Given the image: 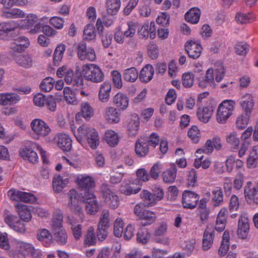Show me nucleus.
<instances>
[{"mask_svg": "<svg viewBox=\"0 0 258 258\" xmlns=\"http://www.w3.org/2000/svg\"><path fill=\"white\" fill-rule=\"evenodd\" d=\"M70 202L69 205L71 209L78 213L82 212V209L79 205L80 202L83 201L86 203V210L90 215H95L99 210L98 203L94 194L92 191H87L80 199V196L77 190L72 189L69 192Z\"/></svg>", "mask_w": 258, "mask_h": 258, "instance_id": "nucleus-1", "label": "nucleus"}, {"mask_svg": "<svg viewBox=\"0 0 258 258\" xmlns=\"http://www.w3.org/2000/svg\"><path fill=\"white\" fill-rule=\"evenodd\" d=\"M74 135L80 143L86 137L88 143L92 149H96L100 144V138L98 132L94 128H89L83 125L78 128L77 133L74 132Z\"/></svg>", "mask_w": 258, "mask_h": 258, "instance_id": "nucleus-2", "label": "nucleus"}, {"mask_svg": "<svg viewBox=\"0 0 258 258\" xmlns=\"http://www.w3.org/2000/svg\"><path fill=\"white\" fill-rule=\"evenodd\" d=\"M81 73L85 80L95 83L102 82L104 78V75L101 69L94 63L83 65Z\"/></svg>", "mask_w": 258, "mask_h": 258, "instance_id": "nucleus-3", "label": "nucleus"}, {"mask_svg": "<svg viewBox=\"0 0 258 258\" xmlns=\"http://www.w3.org/2000/svg\"><path fill=\"white\" fill-rule=\"evenodd\" d=\"M235 102L234 100L227 99L223 101L218 106L216 119L219 123H224L232 115L234 109Z\"/></svg>", "mask_w": 258, "mask_h": 258, "instance_id": "nucleus-4", "label": "nucleus"}, {"mask_svg": "<svg viewBox=\"0 0 258 258\" xmlns=\"http://www.w3.org/2000/svg\"><path fill=\"white\" fill-rule=\"evenodd\" d=\"M134 213L140 219L143 220L141 225L146 226L152 224L156 220V216L154 212L146 209L143 203L137 204L134 208Z\"/></svg>", "mask_w": 258, "mask_h": 258, "instance_id": "nucleus-5", "label": "nucleus"}, {"mask_svg": "<svg viewBox=\"0 0 258 258\" xmlns=\"http://www.w3.org/2000/svg\"><path fill=\"white\" fill-rule=\"evenodd\" d=\"M153 191L152 194L148 190L144 189L140 194L141 198L147 206L150 207L155 205L164 197L163 190L159 187H155Z\"/></svg>", "mask_w": 258, "mask_h": 258, "instance_id": "nucleus-6", "label": "nucleus"}, {"mask_svg": "<svg viewBox=\"0 0 258 258\" xmlns=\"http://www.w3.org/2000/svg\"><path fill=\"white\" fill-rule=\"evenodd\" d=\"M15 244L17 250L22 255L21 258H25L26 255H30L33 257L42 255L41 251L38 249H35L31 243L16 240Z\"/></svg>", "mask_w": 258, "mask_h": 258, "instance_id": "nucleus-7", "label": "nucleus"}, {"mask_svg": "<svg viewBox=\"0 0 258 258\" xmlns=\"http://www.w3.org/2000/svg\"><path fill=\"white\" fill-rule=\"evenodd\" d=\"M109 213L107 210L102 212L98 224L97 236L100 241L104 240L107 235V229L109 226Z\"/></svg>", "mask_w": 258, "mask_h": 258, "instance_id": "nucleus-8", "label": "nucleus"}, {"mask_svg": "<svg viewBox=\"0 0 258 258\" xmlns=\"http://www.w3.org/2000/svg\"><path fill=\"white\" fill-rule=\"evenodd\" d=\"M8 195L12 201L28 203H33L36 201V198L33 194L15 189L9 190Z\"/></svg>", "mask_w": 258, "mask_h": 258, "instance_id": "nucleus-9", "label": "nucleus"}, {"mask_svg": "<svg viewBox=\"0 0 258 258\" xmlns=\"http://www.w3.org/2000/svg\"><path fill=\"white\" fill-rule=\"evenodd\" d=\"M101 189L102 196L106 204L111 209H116L119 204L118 196L108 188L107 184H103Z\"/></svg>", "mask_w": 258, "mask_h": 258, "instance_id": "nucleus-10", "label": "nucleus"}, {"mask_svg": "<svg viewBox=\"0 0 258 258\" xmlns=\"http://www.w3.org/2000/svg\"><path fill=\"white\" fill-rule=\"evenodd\" d=\"M31 127L33 132L40 137H44L51 132L48 125L40 119H33L31 122Z\"/></svg>", "mask_w": 258, "mask_h": 258, "instance_id": "nucleus-11", "label": "nucleus"}, {"mask_svg": "<svg viewBox=\"0 0 258 258\" xmlns=\"http://www.w3.org/2000/svg\"><path fill=\"white\" fill-rule=\"evenodd\" d=\"M77 55L81 60H88L93 61L96 59V54L94 49L87 48L84 42L79 43L77 47Z\"/></svg>", "mask_w": 258, "mask_h": 258, "instance_id": "nucleus-12", "label": "nucleus"}, {"mask_svg": "<svg viewBox=\"0 0 258 258\" xmlns=\"http://www.w3.org/2000/svg\"><path fill=\"white\" fill-rule=\"evenodd\" d=\"M249 231V220L247 214L241 213L238 222L237 235L239 238L245 239L247 237Z\"/></svg>", "mask_w": 258, "mask_h": 258, "instance_id": "nucleus-13", "label": "nucleus"}, {"mask_svg": "<svg viewBox=\"0 0 258 258\" xmlns=\"http://www.w3.org/2000/svg\"><path fill=\"white\" fill-rule=\"evenodd\" d=\"M199 199V196L196 192L186 190L182 195V206L185 209H194L197 206Z\"/></svg>", "mask_w": 258, "mask_h": 258, "instance_id": "nucleus-14", "label": "nucleus"}, {"mask_svg": "<svg viewBox=\"0 0 258 258\" xmlns=\"http://www.w3.org/2000/svg\"><path fill=\"white\" fill-rule=\"evenodd\" d=\"M53 141L64 152H69L72 149V140L66 134H56L53 138Z\"/></svg>", "mask_w": 258, "mask_h": 258, "instance_id": "nucleus-15", "label": "nucleus"}, {"mask_svg": "<svg viewBox=\"0 0 258 258\" xmlns=\"http://www.w3.org/2000/svg\"><path fill=\"white\" fill-rule=\"evenodd\" d=\"M185 49L190 58L197 59L201 54L203 47L199 42L190 40L185 44Z\"/></svg>", "mask_w": 258, "mask_h": 258, "instance_id": "nucleus-16", "label": "nucleus"}, {"mask_svg": "<svg viewBox=\"0 0 258 258\" xmlns=\"http://www.w3.org/2000/svg\"><path fill=\"white\" fill-rule=\"evenodd\" d=\"M76 182L82 190H84V194L87 191H91L90 189L95 186V181L90 176L84 174L78 176Z\"/></svg>", "mask_w": 258, "mask_h": 258, "instance_id": "nucleus-17", "label": "nucleus"}, {"mask_svg": "<svg viewBox=\"0 0 258 258\" xmlns=\"http://www.w3.org/2000/svg\"><path fill=\"white\" fill-rule=\"evenodd\" d=\"M239 103L245 113L251 114L254 106V100L252 94L245 93L242 95Z\"/></svg>", "mask_w": 258, "mask_h": 258, "instance_id": "nucleus-18", "label": "nucleus"}, {"mask_svg": "<svg viewBox=\"0 0 258 258\" xmlns=\"http://www.w3.org/2000/svg\"><path fill=\"white\" fill-rule=\"evenodd\" d=\"M18 26V24L14 21L1 23L0 39L7 40L9 38V34L17 29Z\"/></svg>", "mask_w": 258, "mask_h": 258, "instance_id": "nucleus-19", "label": "nucleus"}, {"mask_svg": "<svg viewBox=\"0 0 258 258\" xmlns=\"http://www.w3.org/2000/svg\"><path fill=\"white\" fill-rule=\"evenodd\" d=\"M207 201L206 199H201L197 209V215L203 223L207 222L210 214V210L207 207Z\"/></svg>", "mask_w": 258, "mask_h": 258, "instance_id": "nucleus-20", "label": "nucleus"}, {"mask_svg": "<svg viewBox=\"0 0 258 258\" xmlns=\"http://www.w3.org/2000/svg\"><path fill=\"white\" fill-rule=\"evenodd\" d=\"M139 34L142 38L147 39L150 36L151 39L156 37L155 23L151 22L150 25L148 23L144 24L139 31Z\"/></svg>", "mask_w": 258, "mask_h": 258, "instance_id": "nucleus-21", "label": "nucleus"}, {"mask_svg": "<svg viewBox=\"0 0 258 258\" xmlns=\"http://www.w3.org/2000/svg\"><path fill=\"white\" fill-rule=\"evenodd\" d=\"M244 162L241 159H236L235 156L231 155L227 157L225 160L227 171L231 172L234 169H241L243 167Z\"/></svg>", "mask_w": 258, "mask_h": 258, "instance_id": "nucleus-22", "label": "nucleus"}, {"mask_svg": "<svg viewBox=\"0 0 258 258\" xmlns=\"http://www.w3.org/2000/svg\"><path fill=\"white\" fill-rule=\"evenodd\" d=\"M149 146L147 139L141 137L136 141L135 152L139 156L144 157L149 152Z\"/></svg>", "mask_w": 258, "mask_h": 258, "instance_id": "nucleus-23", "label": "nucleus"}, {"mask_svg": "<svg viewBox=\"0 0 258 258\" xmlns=\"http://www.w3.org/2000/svg\"><path fill=\"white\" fill-rule=\"evenodd\" d=\"M214 108L212 105H209L203 108H199L197 115L200 121L204 123L208 122L211 117Z\"/></svg>", "mask_w": 258, "mask_h": 258, "instance_id": "nucleus-24", "label": "nucleus"}, {"mask_svg": "<svg viewBox=\"0 0 258 258\" xmlns=\"http://www.w3.org/2000/svg\"><path fill=\"white\" fill-rule=\"evenodd\" d=\"M177 168L175 163L170 164V167L163 172L162 177L164 182L167 183H173L176 177Z\"/></svg>", "mask_w": 258, "mask_h": 258, "instance_id": "nucleus-25", "label": "nucleus"}, {"mask_svg": "<svg viewBox=\"0 0 258 258\" xmlns=\"http://www.w3.org/2000/svg\"><path fill=\"white\" fill-rule=\"evenodd\" d=\"M201 14L200 9L197 7H194L190 9L185 13L184 18L186 22L192 24H196L199 22Z\"/></svg>", "mask_w": 258, "mask_h": 258, "instance_id": "nucleus-26", "label": "nucleus"}, {"mask_svg": "<svg viewBox=\"0 0 258 258\" xmlns=\"http://www.w3.org/2000/svg\"><path fill=\"white\" fill-rule=\"evenodd\" d=\"M30 44L28 38L25 36H21L15 40V42L11 44V48L18 52L23 51Z\"/></svg>", "mask_w": 258, "mask_h": 258, "instance_id": "nucleus-27", "label": "nucleus"}, {"mask_svg": "<svg viewBox=\"0 0 258 258\" xmlns=\"http://www.w3.org/2000/svg\"><path fill=\"white\" fill-rule=\"evenodd\" d=\"M104 117L108 123H116L120 121V113L115 108L109 107L105 109Z\"/></svg>", "mask_w": 258, "mask_h": 258, "instance_id": "nucleus-28", "label": "nucleus"}, {"mask_svg": "<svg viewBox=\"0 0 258 258\" xmlns=\"http://www.w3.org/2000/svg\"><path fill=\"white\" fill-rule=\"evenodd\" d=\"M70 178L68 176H54L52 181V186L55 192H59L69 183Z\"/></svg>", "mask_w": 258, "mask_h": 258, "instance_id": "nucleus-29", "label": "nucleus"}, {"mask_svg": "<svg viewBox=\"0 0 258 258\" xmlns=\"http://www.w3.org/2000/svg\"><path fill=\"white\" fill-rule=\"evenodd\" d=\"M214 238V230L207 227L204 233L203 238V248L204 250L209 249L213 243Z\"/></svg>", "mask_w": 258, "mask_h": 258, "instance_id": "nucleus-30", "label": "nucleus"}, {"mask_svg": "<svg viewBox=\"0 0 258 258\" xmlns=\"http://www.w3.org/2000/svg\"><path fill=\"white\" fill-rule=\"evenodd\" d=\"M154 74V69L151 64H146L141 71L139 76L141 82L148 83L153 78Z\"/></svg>", "mask_w": 258, "mask_h": 258, "instance_id": "nucleus-31", "label": "nucleus"}, {"mask_svg": "<svg viewBox=\"0 0 258 258\" xmlns=\"http://www.w3.org/2000/svg\"><path fill=\"white\" fill-rule=\"evenodd\" d=\"M198 83L200 87L205 88L208 85L212 86L214 84V70L212 68H209L206 72L204 77H200L198 79Z\"/></svg>", "mask_w": 258, "mask_h": 258, "instance_id": "nucleus-32", "label": "nucleus"}, {"mask_svg": "<svg viewBox=\"0 0 258 258\" xmlns=\"http://www.w3.org/2000/svg\"><path fill=\"white\" fill-rule=\"evenodd\" d=\"M20 100V96L14 93L0 94V104L3 105L15 104Z\"/></svg>", "mask_w": 258, "mask_h": 258, "instance_id": "nucleus-33", "label": "nucleus"}, {"mask_svg": "<svg viewBox=\"0 0 258 258\" xmlns=\"http://www.w3.org/2000/svg\"><path fill=\"white\" fill-rule=\"evenodd\" d=\"M111 90V85L110 83L105 82L102 84L98 93L99 100L102 102H107L109 99Z\"/></svg>", "mask_w": 258, "mask_h": 258, "instance_id": "nucleus-34", "label": "nucleus"}, {"mask_svg": "<svg viewBox=\"0 0 258 258\" xmlns=\"http://www.w3.org/2000/svg\"><path fill=\"white\" fill-rule=\"evenodd\" d=\"M256 19L255 15L251 12L237 13L235 16V20L238 23L245 24L253 22Z\"/></svg>", "mask_w": 258, "mask_h": 258, "instance_id": "nucleus-35", "label": "nucleus"}, {"mask_svg": "<svg viewBox=\"0 0 258 258\" xmlns=\"http://www.w3.org/2000/svg\"><path fill=\"white\" fill-rule=\"evenodd\" d=\"M21 157L29 162L36 163L38 161V157L36 152L33 150L25 148L20 151Z\"/></svg>", "mask_w": 258, "mask_h": 258, "instance_id": "nucleus-36", "label": "nucleus"}, {"mask_svg": "<svg viewBox=\"0 0 258 258\" xmlns=\"http://www.w3.org/2000/svg\"><path fill=\"white\" fill-rule=\"evenodd\" d=\"M121 6L120 0H106L105 7L108 14L115 15Z\"/></svg>", "mask_w": 258, "mask_h": 258, "instance_id": "nucleus-37", "label": "nucleus"}, {"mask_svg": "<svg viewBox=\"0 0 258 258\" xmlns=\"http://www.w3.org/2000/svg\"><path fill=\"white\" fill-rule=\"evenodd\" d=\"M244 193L246 198L258 205V182L251 188L245 187Z\"/></svg>", "mask_w": 258, "mask_h": 258, "instance_id": "nucleus-38", "label": "nucleus"}, {"mask_svg": "<svg viewBox=\"0 0 258 258\" xmlns=\"http://www.w3.org/2000/svg\"><path fill=\"white\" fill-rule=\"evenodd\" d=\"M115 105L122 110L125 109L128 105V98L125 94L119 92L113 97Z\"/></svg>", "mask_w": 258, "mask_h": 258, "instance_id": "nucleus-39", "label": "nucleus"}, {"mask_svg": "<svg viewBox=\"0 0 258 258\" xmlns=\"http://www.w3.org/2000/svg\"><path fill=\"white\" fill-rule=\"evenodd\" d=\"M141 190V187H135V184L133 183H128L124 181L120 188V192L126 196H130L132 194L138 193Z\"/></svg>", "mask_w": 258, "mask_h": 258, "instance_id": "nucleus-40", "label": "nucleus"}, {"mask_svg": "<svg viewBox=\"0 0 258 258\" xmlns=\"http://www.w3.org/2000/svg\"><path fill=\"white\" fill-rule=\"evenodd\" d=\"M146 226H141L139 229L137 235V240L139 243L146 244L150 237V233Z\"/></svg>", "mask_w": 258, "mask_h": 258, "instance_id": "nucleus-41", "label": "nucleus"}, {"mask_svg": "<svg viewBox=\"0 0 258 258\" xmlns=\"http://www.w3.org/2000/svg\"><path fill=\"white\" fill-rule=\"evenodd\" d=\"M258 161V146L253 147L250 154L247 159V165L248 168H254L257 165Z\"/></svg>", "mask_w": 258, "mask_h": 258, "instance_id": "nucleus-42", "label": "nucleus"}, {"mask_svg": "<svg viewBox=\"0 0 258 258\" xmlns=\"http://www.w3.org/2000/svg\"><path fill=\"white\" fill-rule=\"evenodd\" d=\"M229 233L228 231H224L221 244L219 249V254L221 256H223L226 254L229 249Z\"/></svg>", "mask_w": 258, "mask_h": 258, "instance_id": "nucleus-43", "label": "nucleus"}, {"mask_svg": "<svg viewBox=\"0 0 258 258\" xmlns=\"http://www.w3.org/2000/svg\"><path fill=\"white\" fill-rule=\"evenodd\" d=\"M15 61L21 67L29 68L32 66L33 60L29 55H19L15 57Z\"/></svg>", "mask_w": 258, "mask_h": 258, "instance_id": "nucleus-44", "label": "nucleus"}, {"mask_svg": "<svg viewBox=\"0 0 258 258\" xmlns=\"http://www.w3.org/2000/svg\"><path fill=\"white\" fill-rule=\"evenodd\" d=\"M139 77V73L135 67H131L124 70L123 72V79L125 81L130 82H134Z\"/></svg>", "mask_w": 258, "mask_h": 258, "instance_id": "nucleus-45", "label": "nucleus"}, {"mask_svg": "<svg viewBox=\"0 0 258 258\" xmlns=\"http://www.w3.org/2000/svg\"><path fill=\"white\" fill-rule=\"evenodd\" d=\"M104 139L106 143L110 147H114L118 143V136L112 130H108L105 132Z\"/></svg>", "mask_w": 258, "mask_h": 258, "instance_id": "nucleus-46", "label": "nucleus"}, {"mask_svg": "<svg viewBox=\"0 0 258 258\" xmlns=\"http://www.w3.org/2000/svg\"><path fill=\"white\" fill-rule=\"evenodd\" d=\"M39 241L44 243V246H49L52 243V236L49 231L45 229L41 230L37 235Z\"/></svg>", "mask_w": 258, "mask_h": 258, "instance_id": "nucleus-47", "label": "nucleus"}, {"mask_svg": "<svg viewBox=\"0 0 258 258\" xmlns=\"http://www.w3.org/2000/svg\"><path fill=\"white\" fill-rule=\"evenodd\" d=\"M65 50L66 46L63 44H60L56 47L53 54V63L55 66H58L59 64Z\"/></svg>", "mask_w": 258, "mask_h": 258, "instance_id": "nucleus-48", "label": "nucleus"}, {"mask_svg": "<svg viewBox=\"0 0 258 258\" xmlns=\"http://www.w3.org/2000/svg\"><path fill=\"white\" fill-rule=\"evenodd\" d=\"M212 202L215 207L222 205L223 202V193L222 189L217 187L212 191Z\"/></svg>", "mask_w": 258, "mask_h": 258, "instance_id": "nucleus-49", "label": "nucleus"}, {"mask_svg": "<svg viewBox=\"0 0 258 258\" xmlns=\"http://www.w3.org/2000/svg\"><path fill=\"white\" fill-rule=\"evenodd\" d=\"M83 39L87 41H91L95 39L96 33L95 27L92 24H87L84 30Z\"/></svg>", "mask_w": 258, "mask_h": 258, "instance_id": "nucleus-50", "label": "nucleus"}, {"mask_svg": "<svg viewBox=\"0 0 258 258\" xmlns=\"http://www.w3.org/2000/svg\"><path fill=\"white\" fill-rule=\"evenodd\" d=\"M140 121L138 118L136 120L131 119L127 125V133L130 137L136 136L139 131Z\"/></svg>", "mask_w": 258, "mask_h": 258, "instance_id": "nucleus-51", "label": "nucleus"}, {"mask_svg": "<svg viewBox=\"0 0 258 258\" xmlns=\"http://www.w3.org/2000/svg\"><path fill=\"white\" fill-rule=\"evenodd\" d=\"M2 16L7 18H17L24 17L25 14L20 9H14L3 11Z\"/></svg>", "mask_w": 258, "mask_h": 258, "instance_id": "nucleus-52", "label": "nucleus"}, {"mask_svg": "<svg viewBox=\"0 0 258 258\" xmlns=\"http://www.w3.org/2000/svg\"><path fill=\"white\" fill-rule=\"evenodd\" d=\"M81 113L85 119H89L94 114V110L87 102H83L81 106Z\"/></svg>", "mask_w": 258, "mask_h": 258, "instance_id": "nucleus-53", "label": "nucleus"}, {"mask_svg": "<svg viewBox=\"0 0 258 258\" xmlns=\"http://www.w3.org/2000/svg\"><path fill=\"white\" fill-rule=\"evenodd\" d=\"M54 79L51 77H46L44 79L40 85L41 90L45 92L50 91L54 87Z\"/></svg>", "mask_w": 258, "mask_h": 258, "instance_id": "nucleus-54", "label": "nucleus"}, {"mask_svg": "<svg viewBox=\"0 0 258 258\" xmlns=\"http://www.w3.org/2000/svg\"><path fill=\"white\" fill-rule=\"evenodd\" d=\"M63 95L66 101L70 104H75L77 103L75 93L69 87H64Z\"/></svg>", "mask_w": 258, "mask_h": 258, "instance_id": "nucleus-55", "label": "nucleus"}, {"mask_svg": "<svg viewBox=\"0 0 258 258\" xmlns=\"http://www.w3.org/2000/svg\"><path fill=\"white\" fill-rule=\"evenodd\" d=\"M188 137L194 143L199 142L201 138V133L198 127L196 125H192L187 132Z\"/></svg>", "mask_w": 258, "mask_h": 258, "instance_id": "nucleus-56", "label": "nucleus"}, {"mask_svg": "<svg viewBox=\"0 0 258 258\" xmlns=\"http://www.w3.org/2000/svg\"><path fill=\"white\" fill-rule=\"evenodd\" d=\"M96 242V239L94 230L92 227L89 228L87 233L86 235L85 239L84 240V244L86 246L94 245Z\"/></svg>", "mask_w": 258, "mask_h": 258, "instance_id": "nucleus-57", "label": "nucleus"}, {"mask_svg": "<svg viewBox=\"0 0 258 258\" xmlns=\"http://www.w3.org/2000/svg\"><path fill=\"white\" fill-rule=\"evenodd\" d=\"M126 25L127 28L123 32V36L126 38L133 37L136 31L137 23L133 21H128Z\"/></svg>", "mask_w": 258, "mask_h": 258, "instance_id": "nucleus-58", "label": "nucleus"}, {"mask_svg": "<svg viewBox=\"0 0 258 258\" xmlns=\"http://www.w3.org/2000/svg\"><path fill=\"white\" fill-rule=\"evenodd\" d=\"M54 238L56 242L61 244L64 245L68 241V235L64 229H61L54 233Z\"/></svg>", "mask_w": 258, "mask_h": 258, "instance_id": "nucleus-59", "label": "nucleus"}, {"mask_svg": "<svg viewBox=\"0 0 258 258\" xmlns=\"http://www.w3.org/2000/svg\"><path fill=\"white\" fill-rule=\"evenodd\" d=\"M124 223L120 218H117L114 223V234L116 237H120L123 232Z\"/></svg>", "mask_w": 258, "mask_h": 258, "instance_id": "nucleus-60", "label": "nucleus"}, {"mask_svg": "<svg viewBox=\"0 0 258 258\" xmlns=\"http://www.w3.org/2000/svg\"><path fill=\"white\" fill-rule=\"evenodd\" d=\"M250 115V114H246L245 113L244 114H242L237 117L236 124L239 129H243L247 126L249 121Z\"/></svg>", "mask_w": 258, "mask_h": 258, "instance_id": "nucleus-61", "label": "nucleus"}, {"mask_svg": "<svg viewBox=\"0 0 258 258\" xmlns=\"http://www.w3.org/2000/svg\"><path fill=\"white\" fill-rule=\"evenodd\" d=\"M37 17L35 14H29L26 19L24 20L23 27L26 29H30L37 22Z\"/></svg>", "mask_w": 258, "mask_h": 258, "instance_id": "nucleus-62", "label": "nucleus"}, {"mask_svg": "<svg viewBox=\"0 0 258 258\" xmlns=\"http://www.w3.org/2000/svg\"><path fill=\"white\" fill-rule=\"evenodd\" d=\"M236 53L240 55H245L249 51V45L243 42L237 43L235 46Z\"/></svg>", "mask_w": 258, "mask_h": 258, "instance_id": "nucleus-63", "label": "nucleus"}, {"mask_svg": "<svg viewBox=\"0 0 258 258\" xmlns=\"http://www.w3.org/2000/svg\"><path fill=\"white\" fill-rule=\"evenodd\" d=\"M182 84L186 88H189L194 84V75L191 73H185L183 74Z\"/></svg>", "mask_w": 258, "mask_h": 258, "instance_id": "nucleus-64", "label": "nucleus"}]
</instances>
